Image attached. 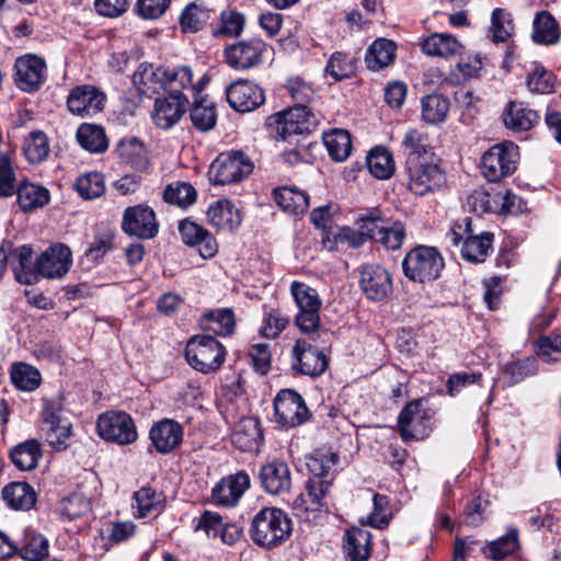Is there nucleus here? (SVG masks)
<instances>
[{
  "mask_svg": "<svg viewBox=\"0 0 561 561\" xmlns=\"http://www.w3.org/2000/svg\"><path fill=\"white\" fill-rule=\"evenodd\" d=\"M337 462L339 455L331 450H318L309 458L307 466L312 477L307 482L306 492L300 493L293 503V510L299 518L309 519L310 513L328 510L323 497L331 486L332 471Z\"/></svg>",
  "mask_w": 561,
  "mask_h": 561,
  "instance_id": "nucleus-1",
  "label": "nucleus"
},
{
  "mask_svg": "<svg viewBox=\"0 0 561 561\" xmlns=\"http://www.w3.org/2000/svg\"><path fill=\"white\" fill-rule=\"evenodd\" d=\"M291 529V522L284 511L263 507L253 516L249 533L254 543L271 549L286 541Z\"/></svg>",
  "mask_w": 561,
  "mask_h": 561,
  "instance_id": "nucleus-2",
  "label": "nucleus"
},
{
  "mask_svg": "<svg viewBox=\"0 0 561 561\" xmlns=\"http://www.w3.org/2000/svg\"><path fill=\"white\" fill-rule=\"evenodd\" d=\"M444 259L434 247L417 245L410 250L403 261L404 275L419 283L435 280L444 268Z\"/></svg>",
  "mask_w": 561,
  "mask_h": 561,
  "instance_id": "nucleus-3",
  "label": "nucleus"
},
{
  "mask_svg": "<svg viewBox=\"0 0 561 561\" xmlns=\"http://www.w3.org/2000/svg\"><path fill=\"white\" fill-rule=\"evenodd\" d=\"M318 118L307 105H295L267 118L266 125L276 138L287 140L296 135L310 134L317 126Z\"/></svg>",
  "mask_w": 561,
  "mask_h": 561,
  "instance_id": "nucleus-4",
  "label": "nucleus"
},
{
  "mask_svg": "<svg viewBox=\"0 0 561 561\" xmlns=\"http://www.w3.org/2000/svg\"><path fill=\"white\" fill-rule=\"evenodd\" d=\"M518 159L517 145L512 141L499 142L483 153L481 173L489 182H499L516 171Z\"/></svg>",
  "mask_w": 561,
  "mask_h": 561,
  "instance_id": "nucleus-5",
  "label": "nucleus"
},
{
  "mask_svg": "<svg viewBox=\"0 0 561 561\" xmlns=\"http://www.w3.org/2000/svg\"><path fill=\"white\" fill-rule=\"evenodd\" d=\"M185 357L194 369L208 374L221 367L226 351L222 344L213 336L196 335L187 342Z\"/></svg>",
  "mask_w": 561,
  "mask_h": 561,
  "instance_id": "nucleus-6",
  "label": "nucleus"
},
{
  "mask_svg": "<svg viewBox=\"0 0 561 561\" xmlns=\"http://www.w3.org/2000/svg\"><path fill=\"white\" fill-rule=\"evenodd\" d=\"M42 428L45 442L56 450L66 449L71 423L64 416L60 398L43 399Z\"/></svg>",
  "mask_w": 561,
  "mask_h": 561,
  "instance_id": "nucleus-7",
  "label": "nucleus"
},
{
  "mask_svg": "<svg viewBox=\"0 0 561 561\" xmlns=\"http://www.w3.org/2000/svg\"><path fill=\"white\" fill-rule=\"evenodd\" d=\"M253 162L242 151L220 153L210 164L208 176L215 185L241 182L253 171Z\"/></svg>",
  "mask_w": 561,
  "mask_h": 561,
  "instance_id": "nucleus-8",
  "label": "nucleus"
},
{
  "mask_svg": "<svg viewBox=\"0 0 561 561\" xmlns=\"http://www.w3.org/2000/svg\"><path fill=\"white\" fill-rule=\"evenodd\" d=\"M98 435L107 443L126 446L135 443L138 432L133 417L124 411H106L96 420Z\"/></svg>",
  "mask_w": 561,
  "mask_h": 561,
  "instance_id": "nucleus-9",
  "label": "nucleus"
},
{
  "mask_svg": "<svg viewBox=\"0 0 561 561\" xmlns=\"http://www.w3.org/2000/svg\"><path fill=\"white\" fill-rule=\"evenodd\" d=\"M290 291L299 309L295 318L297 327L305 334L313 333L320 325L319 311L322 305L317 290L295 280L290 285Z\"/></svg>",
  "mask_w": 561,
  "mask_h": 561,
  "instance_id": "nucleus-10",
  "label": "nucleus"
},
{
  "mask_svg": "<svg viewBox=\"0 0 561 561\" xmlns=\"http://www.w3.org/2000/svg\"><path fill=\"white\" fill-rule=\"evenodd\" d=\"M273 405L275 422L286 428L300 426L311 417L305 399L294 389L279 390Z\"/></svg>",
  "mask_w": 561,
  "mask_h": 561,
  "instance_id": "nucleus-11",
  "label": "nucleus"
},
{
  "mask_svg": "<svg viewBox=\"0 0 561 561\" xmlns=\"http://www.w3.org/2000/svg\"><path fill=\"white\" fill-rule=\"evenodd\" d=\"M291 369L299 375L318 377L329 366L328 356L310 339H298L291 348Z\"/></svg>",
  "mask_w": 561,
  "mask_h": 561,
  "instance_id": "nucleus-12",
  "label": "nucleus"
},
{
  "mask_svg": "<svg viewBox=\"0 0 561 561\" xmlns=\"http://www.w3.org/2000/svg\"><path fill=\"white\" fill-rule=\"evenodd\" d=\"M408 188L415 195L424 196L439 190L445 181V174L436 163L430 160L405 165Z\"/></svg>",
  "mask_w": 561,
  "mask_h": 561,
  "instance_id": "nucleus-13",
  "label": "nucleus"
},
{
  "mask_svg": "<svg viewBox=\"0 0 561 561\" xmlns=\"http://www.w3.org/2000/svg\"><path fill=\"white\" fill-rule=\"evenodd\" d=\"M266 46L264 41L256 37L238 41L225 48L226 62L234 70L252 69L262 62Z\"/></svg>",
  "mask_w": 561,
  "mask_h": 561,
  "instance_id": "nucleus-14",
  "label": "nucleus"
},
{
  "mask_svg": "<svg viewBox=\"0 0 561 561\" xmlns=\"http://www.w3.org/2000/svg\"><path fill=\"white\" fill-rule=\"evenodd\" d=\"M106 95L92 84H81L72 88L67 96L68 111L78 117H92L102 112Z\"/></svg>",
  "mask_w": 561,
  "mask_h": 561,
  "instance_id": "nucleus-15",
  "label": "nucleus"
},
{
  "mask_svg": "<svg viewBox=\"0 0 561 561\" xmlns=\"http://www.w3.org/2000/svg\"><path fill=\"white\" fill-rule=\"evenodd\" d=\"M122 229L128 236L139 239H152L159 231V225L152 208L138 204L124 210Z\"/></svg>",
  "mask_w": 561,
  "mask_h": 561,
  "instance_id": "nucleus-16",
  "label": "nucleus"
},
{
  "mask_svg": "<svg viewBox=\"0 0 561 561\" xmlns=\"http://www.w3.org/2000/svg\"><path fill=\"white\" fill-rule=\"evenodd\" d=\"M226 95L229 105L240 113L252 112L265 101L263 89L250 80L232 82L227 87Z\"/></svg>",
  "mask_w": 561,
  "mask_h": 561,
  "instance_id": "nucleus-17",
  "label": "nucleus"
},
{
  "mask_svg": "<svg viewBox=\"0 0 561 561\" xmlns=\"http://www.w3.org/2000/svg\"><path fill=\"white\" fill-rule=\"evenodd\" d=\"M71 265L70 248L64 243H54L37 257V274L46 278H61Z\"/></svg>",
  "mask_w": 561,
  "mask_h": 561,
  "instance_id": "nucleus-18",
  "label": "nucleus"
},
{
  "mask_svg": "<svg viewBox=\"0 0 561 561\" xmlns=\"http://www.w3.org/2000/svg\"><path fill=\"white\" fill-rule=\"evenodd\" d=\"M183 436V426L168 417L154 422L149 431L151 445L162 455L174 451L182 444Z\"/></svg>",
  "mask_w": 561,
  "mask_h": 561,
  "instance_id": "nucleus-19",
  "label": "nucleus"
},
{
  "mask_svg": "<svg viewBox=\"0 0 561 561\" xmlns=\"http://www.w3.org/2000/svg\"><path fill=\"white\" fill-rule=\"evenodd\" d=\"M259 479L265 492L284 495L291 489V471L285 460L274 459L260 468Z\"/></svg>",
  "mask_w": 561,
  "mask_h": 561,
  "instance_id": "nucleus-20",
  "label": "nucleus"
},
{
  "mask_svg": "<svg viewBox=\"0 0 561 561\" xmlns=\"http://www.w3.org/2000/svg\"><path fill=\"white\" fill-rule=\"evenodd\" d=\"M250 477L239 471L222 478L211 490V500L218 506H234L250 488Z\"/></svg>",
  "mask_w": 561,
  "mask_h": 561,
  "instance_id": "nucleus-21",
  "label": "nucleus"
},
{
  "mask_svg": "<svg viewBox=\"0 0 561 561\" xmlns=\"http://www.w3.org/2000/svg\"><path fill=\"white\" fill-rule=\"evenodd\" d=\"M359 285L366 297L374 301L385 299L392 289L390 274L378 264H368L362 268Z\"/></svg>",
  "mask_w": 561,
  "mask_h": 561,
  "instance_id": "nucleus-22",
  "label": "nucleus"
},
{
  "mask_svg": "<svg viewBox=\"0 0 561 561\" xmlns=\"http://www.w3.org/2000/svg\"><path fill=\"white\" fill-rule=\"evenodd\" d=\"M188 98L169 96L157 98L152 119L157 127L169 129L174 126L187 110Z\"/></svg>",
  "mask_w": 561,
  "mask_h": 561,
  "instance_id": "nucleus-23",
  "label": "nucleus"
},
{
  "mask_svg": "<svg viewBox=\"0 0 561 561\" xmlns=\"http://www.w3.org/2000/svg\"><path fill=\"white\" fill-rule=\"evenodd\" d=\"M179 231L185 244L190 247H198L202 257L210 259L217 253V242L204 227L185 219L180 221Z\"/></svg>",
  "mask_w": 561,
  "mask_h": 561,
  "instance_id": "nucleus-24",
  "label": "nucleus"
},
{
  "mask_svg": "<svg viewBox=\"0 0 561 561\" xmlns=\"http://www.w3.org/2000/svg\"><path fill=\"white\" fill-rule=\"evenodd\" d=\"M14 137L23 139L22 151L30 163L35 162V117L33 108H21L12 118Z\"/></svg>",
  "mask_w": 561,
  "mask_h": 561,
  "instance_id": "nucleus-25",
  "label": "nucleus"
},
{
  "mask_svg": "<svg viewBox=\"0 0 561 561\" xmlns=\"http://www.w3.org/2000/svg\"><path fill=\"white\" fill-rule=\"evenodd\" d=\"M465 238L461 247V255L463 260L470 263H482L492 250L493 233L481 232L473 234L471 229V218H465Z\"/></svg>",
  "mask_w": 561,
  "mask_h": 561,
  "instance_id": "nucleus-26",
  "label": "nucleus"
},
{
  "mask_svg": "<svg viewBox=\"0 0 561 561\" xmlns=\"http://www.w3.org/2000/svg\"><path fill=\"white\" fill-rule=\"evenodd\" d=\"M420 47L427 56L445 59L460 55L465 48L460 41L449 33H433L421 39Z\"/></svg>",
  "mask_w": 561,
  "mask_h": 561,
  "instance_id": "nucleus-27",
  "label": "nucleus"
},
{
  "mask_svg": "<svg viewBox=\"0 0 561 561\" xmlns=\"http://www.w3.org/2000/svg\"><path fill=\"white\" fill-rule=\"evenodd\" d=\"M207 218L211 226L229 232L237 229L242 221L240 209L227 198H220L210 204Z\"/></svg>",
  "mask_w": 561,
  "mask_h": 561,
  "instance_id": "nucleus-28",
  "label": "nucleus"
},
{
  "mask_svg": "<svg viewBox=\"0 0 561 561\" xmlns=\"http://www.w3.org/2000/svg\"><path fill=\"white\" fill-rule=\"evenodd\" d=\"M119 160L137 171H144L149 165V154L146 145L135 136L123 137L115 146Z\"/></svg>",
  "mask_w": 561,
  "mask_h": 561,
  "instance_id": "nucleus-29",
  "label": "nucleus"
},
{
  "mask_svg": "<svg viewBox=\"0 0 561 561\" xmlns=\"http://www.w3.org/2000/svg\"><path fill=\"white\" fill-rule=\"evenodd\" d=\"M232 444L241 451L257 450L262 440L263 432L257 417H242L234 426Z\"/></svg>",
  "mask_w": 561,
  "mask_h": 561,
  "instance_id": "nucleus-30",
  "label": "nucleus"
},
{
  "mask_svg": "<svg viewBox=\"0 0 561 561\" xmlns=\"http://www.w3.org/2000/svg\"><path fill=\"white\" fill-rule=\"evenodd\" d=\"M165 78L167 69L141 64L133 76V83L141 95L152 98L163 91Z\"/></svg>",
  "mask_w": 561,
  "mask_h": 561,
  "instance_id": "nucleus-31",
  "label": "nucleus"
},
{
  "mask_svg": "<svg viewBox=\"0 0 561 561\" xmlns=\"http://www.w3.org/2000/svg\"><path fill=\"white\" fill-rule=\"evenodd\" d=\"M371 535L367 529L352 527L343 537V551L347 561H367L370 554Z\"/></svg>",
  "mask_w": 561,
  "mask_h": 561,
  "instance_id": "nucleus-32",
  "label": "nucleus"
},
{
  "mask_svg": "<svg viewBox=\"0 0 561 561\" xmlns=\"http://www.w3.org/2000/svg\"><path fill=\"white\" fill-rule=\"evenodd\" d=\"M538 371V362L534 356L511 358L501 367L504 385L513 387Z\"/></svg>",
  "mask_w": 561,
  "mask_h": 561,
  "instance_id": "nucleus-33",
  "label": "nucleus"
},
{
  "mask_svg": "<svg viewBox=\"0 0 561 561\" xmlns=\"http://www.w3.org/2000/svg\"><path fill=\"white\" fill-rule=\"evenodd\" d=\"M539 119L540 116L536 111L516 101L510 102L503 114L505 126L515 131L529 130Z\"/></svg>",
  "mask_w": 561,
  "mask_h": 561,
  "instance_id": "nucleus-34",
  "label": "nucleus"
},
{
  "mask_svg": "<svg viewBox=\"0 0 561 561\" xmlns=\"http://www.w3.org/2000/svg\"><path fill=\"white\" fill-rule=\"evenodd\" d=\"M275 203L290 215L304 214L309 207V198L295 186H280L273 191Z\"/></svg>",
  "mask_w": 561,
  "mask_h": 561,
  "instance_id": "nucleus-35",
  "label": "nucleus"
},
{
  "mask_svg": "<svg viewBox=\"0 0 561 561\" xmlns=\"http://www.w3.org/2000/svg\"><path fill=\"white\" fill-rule=\"evenodd\" d=\"M1 495L8 506L13 510L27 511L35 505V491L26 482L14 481L7 484Z\"/></svg>",
  "mask_w": 561,
  "mask_h": 561,
  "instance_id": "nucleus-36",
  "label": "nucleus"
},
{
  "mask_svg": "<svg viewBox=\"0 0 561 561\" xmlns=\"http://www.w3.org/2000/svg\"><path fill=\"white\" fill-rule=\"evenodd\" d=\"M421 408L422 402L414 400L408 403L400 412L398 426L403 439H419L422 436V433L417 430V426L424 419V412Z\"/></svg>",
  "mask_w": 561,
  "mask_h": 561,
  "instance_id": "nucleus-37",
  "label": "nucleus"
},
{
  "mask_svg": "<svg viewBox=\"0 0 561 561\" xmlns=\"http://www.w3.org/2000/svg\"><path fill=\"white\" fill-rule=\"evenodd\" d=\"M34 250L31 244H23L15 248L11 255L16 260L12 266L14 278L23 285H32L35 280V262L33 261Z\"/></svg>",
  "mask_w": 561,
  "mask_h": 561,
  "instance_id": "nucleus-38",
  "label": "nucleus"
},
{
  "mask_svg": "<svg viewBox=\"0 0 561 561\" xmlns=\"http://www.w3.org/2000/svg\"><path fill=\"white\" fill-rule=\"evenodd\" d=\"M366 241L360 228L357 230L350 227L330 228L323 237V244L329 250H337L340 245L359 248Z\"/></svg>",
  "mask_w": 561,
  "mask_h": 561,
  "instance_id": "nucleus-39",
  "label": "nucleus"
},
{
  "mask_svg": "<svg viewBox=\"0 0 561 561\" xmlns=\"http://www.w3.org/2000/svg\"><path fill=\"white\" fill-rule=\"evenodd\" d=\"M79 145L91 153H102L108 147V140L102 126L83 123L76 134Z\"/></svg>",
  "mask_w": 561,
  "mask_h": 561,
  "instance_id": "nucleus-40",
  "label": "nucleus"
},
{
  "mask_svg": "<svg viewBox=\"0 0 561 561\" xmlns=\"http://www.w3.org/2000/svg\"><path fill=\"white\" fill-rule=\"evenodd\" d=\"M458 62L450 68L448 79L453 84H461L470 79L478 78L483 67L479 54L459 55Z\"/></svg>",
  "mask_w": 561,
  "mask_h": 561,
  "instance_id": "nucleus-41",
  "label": "nucleus"
},
{
  "mask_svg": "<svg viewBox=\"0 0 561 561\" xmlns=\"http://www.w3.org/2000/svg\"><path fill=\"white\" fill-rule=\"evenodd\" d=\"M396 44L386 38L376 39L366 50L365 61L370 70L389 66L394 59Z\"/></svg>",
  "mask_w": 561,
  "mask_h": 561,
  "instance_id": "nucleus-42",
  "label": "nucleus"
},
{
  "mask_svg": "<svg viewBox=\"0 0 561 561\" xmlns=\"http://www.w3.org/2000/svg\"><path fill=\"white\" fill-rule=\"evenodd\" d=\"M192 78V69L187 66L167 69L163 92L169 96L188 98L185 91L191 92Z\"/></svg>",
  "mask_w": 561,
  "mask_h": 561,
  "instance_id": "nucleus-43",
  "label": "nucleus"
},
{
  "mask_svg": "<svg viewBox=\"0 0 561 561\" xmlns=\"http://www.w3.org/2000/svg\"><path fill=\"white\" fill-rule=\"evenodd\" d=\"M58 511L64 519L75 520L91 511V500L81 489H78L60 501Z\"/></svg>",
  "mask_w": 561,
  "mask_h": 561,
  "instance_id": "nucleus-44",
  "label": "nucleus"
},
{
  "mask_svg": "<svg viewBox=\"0 0 561 561\" xmlns=\"http://www.w3.org/2000/svg\"><path fill=\"white\" fill-rule=\"evenodd\" d=\"M323 144L332 160L342 162L348 158L352 150V140L348 131L333 129L323 134Z\"/></svg>",
  "mask_w": 561,
  "mask_h": 561,
  "instance_id": "nucleus-45",
  "label": "nucleus"
},
{
  "mask_svg": "<svg viewBox=\"0 0 561 561\" xmlns=\"http://www.w3.org/2000/svg\"><path fill=\"white\" fill-rule=\"evenodd\" d=\"M137 510V517L158 515L163 510L164 496L150 486H144L134 493Z\"/></svg>",
  "mask_w": 561,
  "mask_h": 561,
  "instance_id": "nucleus-46",
  "label": "nucleus"
},
{
  "mask_svg": "<svg viewBox=\"0 0 561 561\" xmlns=\"http://www.w3.org/2000/svg\"><path fill=\"white\" fill-rule=\"evenodd\" d=\"M405 165L431 159L424 136L416 129H409L402 139Z\"/></svg>",
  "mask_w": 561,
  "mask_h": 561,
  "instance_id": "nucleus-47",
  "label": "nucleus"
},
{
  "mask_svg": "<svg viewBox=\"0 0 561 561\" xmlns=\"http://www.w3.org/2000/svg\"><path fill=\"white\" fill-rule=\"evenodd\" d=\"M190 117L193 126L201 131L210 130L217 121L214 104L205 96L194 99Z\"/></svg>",
  "mask_w": 561,
  "mask_h": 561,
  "instance_id": "nucleus-48",
  "label": "nucleus"
},
{
  "mask_svg": "<svg viewBox=\"0 0 561 561\" xmlns=\"http://www.w3.org/2000/svg\"><path fill=\"white\" fill-rule=\"evenodd\" d=\"M234 314L231 309H218L207 312L202 327L217 335H229L234 329Z\"/></svg>",
  "mask_w": 561,
  "mask_h": 561,
  "instance_id": "nucleus-49",
  "label": "nucleus"
},
{
  "mask_svg": "<svg viewBox=\"0 0 561 561\" xmlns=\"http://www.w3.org/2000/svg\"><path fill=\"white\" fill-rule=\"evenodd\" d=\"M369 172L377 179H389L394 172V162L391 153L382 147L373 149L366 159Z\"/></svg>",
  "mask_w": 561,
  "mask_h": 561,
  "instance_id": "nucleus-50",
  "label": "nucleus"
},
{
  "mask_svg": "<svg viewBox=\"0 0 561 561\" xmlns=\"http://www.w3.org/2000/svg\"><path fill=\"white\" fill-rule=\"evenodd\" d=\"M449 100L442 94H428L422 99V117L428 124H439L447 117Z\"/></svg>",
  "mask_w": 561,
  "mask_h": 561,
  "instance_id": "nucleus-51",
  "label": "nucleus"
},
{
  "mask_svg": "<svg viewBox=\"0 0 561 561\" xmlns=\"http://www.w3.org/2000/svg\"><path fill=\"white\" fill-rule=\"evenodd\" d=\"M15 84L25 92L35 91V55L26 54L19 57L14 65Z\"/></svg>",
  "mask_w": 561,
  "mask_h": 561,
  "instance_id": "nucleus-52",
  "label": "nucleus"
},
{
  "mask_svg": "<svg viewBox=\"0 0 561 561\" xmlns=\"http://www.w3.org/2000/svg\"><path fill=\"white\" fill-rule=\"evenodd\" d=\"M558 38L554 18L547 11L537 13L534 20L533 39L539 44H554Z\"/></svg>",
  "mask_w": 561,
  "mask_h": 561,
  "instance_id": "nucleus-53",
  "label": "nucleus"
},
{
  "mask_svg": "<svg viewBox=\"0 0 561 561\" xmlns=\"http://www.w3.org/2000/svg\"><path fill=\"white\" fill-rule=\"evenodd\" d=\"M196 190L186 182H173L169 184L163 191L164 202L186 208L195 203Z\"/></svg>",
  "mask_w": 561,
  "mask_h": 561,
  "instance_id": "nucleus-54",
  "label": "nucleus"
},
{
  "mask_svg": "<svg viewBox=\"0 0 561 561\" xmlns=\"http://www.w3.org/2000/svg\"><path fill=\"white\" fill-rule=\"evenodd\" d=\"M75 186L82 198H98L105 192L104 176L98 171L87 172L77 179Z\"/></svg>",
  "mask_w": 561,
  "mask_h": 561,
  "instance_id": "nucleus-55",
  "label": "nucleus"
},
{
  "mask_svg": "<svg viewBox=\"0 0 561 561\" xmlns=\"http://www.w3.org/2000/svg\"><path fill=\"white\" fill-rule=\"evenodd\" d=\"M209 19V11L196 3H188L180 15V25L185 33L201 31Z\"/></svg>",
  "mask_w": 561,
  "mask_h": 561,
  "instance_id": "nucleus-56",
  "label": "nucleus"
},
{
  "mask_svg": "<svg viewBox=\"0 0 561 561\" xmlns=\"http://www.w3.org/2000/svg\"><path fill=\"white\" fill-rule=\"evenodd\" d=\"M518 548V534L517 530H511L505 536L489 543L483 553L495 560L500 561L512 554Z\"/></svg>",
  "mask_w": 561,
  "mask_h": 561,
  "instance_id": "nucleus-57",
  "label": "nucleus"
},
{
  "mask_svg": "<svg viewBox=\"0 0 561 561\" xmlns=\"http://www.w3.org/2000/svg\"><path fill=\"white\" fill-rule=\"evenodd\" d=\"M9 457L12 463L21 471L35 468V438L26 439L10 449Z\"/></svg>",
  "mask_w": 561,
  "mask_h": 561,
  "instance_id": "nucleus-58",
  "label": "nucleus"
},
{
  "mask_svg": "<svg viewBox=\"0 0 561 561\" xmlns=\"http://www.w3.org/2000/svg\"><path fill=\"white\" fill-rule=\"evenodd\" d=\"M10 379L20 391L35 390V368L25 362H15L11 365Z\"/></svg>",
  "mask_w": 561,
  "mask_h": 561,
  "instance_id": "nucleus-59",
  "label": "nucleus"
},
{
  "mask_svg": "<svg viewBox=\"0 0 561 561\" xmlns=\"http://www.w3.org/2000/svg\"><path fill=\"white\" fill-rule=\"evenodd\" d=\"M554 85V75L542 66L536 65L534 70L527 76V87L530 92L542 94L551 93Z\"/></svg>",
  "mask_w": 561,
  "mask_h": 561,
  "instance_id": "nucleus-60",
  "label": "nucleus"
},
{
  "mask_svg": "<svg viewBox=\"0 0 561 561\" xmlns=\"http://www.w3.org/2000/svg\"><path fill=\"white\" fill-rule=\"evenodd\" d=\"M511 14L504 9L496 8L492 12L490 33L494 42H505L513 32Z\"/></svg>",
  "mask_w": 561,
  "mask_h": 561,
  "instance_id": "nucleus-61",
  "label": "nucleus"
},
{
  "mask_svg": "<svg viewBox=\"0 0 561 561\" xmlns=\"http://www.w3.org/2000/svg\"><path fill=\"white\" fill-rule=\"evenodd\" d=\"M244 27L243 14L236 11L222 12L220 16V25L213 28L215 36H239Z\"/></svg>",
  "mask_w": 561,
  "mask_h": 561,
  "instance_id": "nucleus-62",
  "label": "nucleus"
},
{
  "mask_svg": "<svg viewBox=\"0 0 561 561\" xmlns=\"http://www.w3.org/2000/svg\"><path fill=\"white\" fill-rule=\"evenodd\" d=\"M374 510L367 517V524L382 529L389 524V514L387 513L389 506V499L386 495L376 493L373 496Z\"/></svg>",
  "mask_w": 561,
  "mask_h": 561,
  "instance_id": "nucleus-63",
  "label": "nucleus"
},
{
  "mask_svg": "<svg viewBox=\"0 0 561 561\" xmlns=\"http://www.w3.org/2000/svg\"><path fill=\"white\" fill-rule=\"evenodd\" d=\"M353 65L347 56L343 53H334L327 67L325 72L330 75L335 81L348 78L353 73Z\"/></svg>",
  "mask_w": 561,
  "mask_h": 561,
  "instance_id": "nucleus-64",
  "label": "nucleus"
}]
</instances>
